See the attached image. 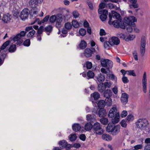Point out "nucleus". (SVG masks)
<instances>
[{
	"mask_svg": "<svg viewBox=\"0 0 150 150\" xmlns=\"http://www.w3.org/2000/svg\"><path fill=\"white\" fill-rule=\"evenodd\" d=\"M68 16L65 15L63 16V19L64 21L66 20V17ZM50 16L47 15L41 21H40L38 18L36 17L34 18V21H33L31 23V24H34L36 22H37L38 24L40 25L42 23H44L47 22L49 19V21L51 23H53L56 22V26L58 28H60L62 26V23L63 20L62 15L60 13H58L55 15H53L51 16L50 18Z\"/></svg>",
	"mask_w": 150,
	"mask_h": 150,
	"instance_id": "1",
	"label": "nucleus"
},
{
	"mask_svg": "<svg viewBox=\"0 0 150 150\" xmlns=\"http://www.w3.org/2000/svg\"><path fill=\"white\" fill-rule=\"evenodd\" d=\"M109 20L108 23L110 25H112L116 28H118L121 23V19L120 15L116 12L112 11L109 14Z\"/></svg>",
	"mask_w": 150,
	"mask_h": 150,
	"instance_id": "2",
	"label": "nucleus"
},
{
	"mask_svg": "<svg viewBox=\"0 0 150 150\" xmlns=\"http://www.w3.org/2000/svg\"><path fill=\"white\" fill-rule=\"evenodd\" d=\"M108 117L112 118V122L113 124L118 123L119 121L120 113L117 112V106L116 105H113L110 110L108 113Z\"/></svg>",
	"mask_w": 150,
	"mask_h": 150,
	"instance_id": "3",
	"label": "nucleus"
},
{
	"mask_svg": "<svg viewBox=\"0 0 150 150\" xmlns=\"http://www.w3.org/2000/svg\"><path fill=\"white\" fill-rule=\"evenodd\" d=\"M136 127L141 130L145 129L149 124V122L147 119H139L136 123Z\"/></svg>",
	"mask_w": 150,
	"mask_h": 150,
	"instance_id": "4",
	"label": "nucleus"
},
{
	"mask_svg": "<svg viewBox=\"0 0 150 150\" xmlns=\"http://www.w3.org/2000/svg\"><path fill=\"white\" fill-rule=\"evenodd\" d=\"M119 39L117 37H112L108 41H105L104 42V47H110L114 45H117L120 43Z\"/></svg>",
	"mask_w": 150,
	"mask_h": 150,
	"instance_id": "5",
	"label": "nucleus"
},
{
	"mask_svg": "<svg viewBox=\"0 0 150 150\" xmlns=\"http://www.w3.org/2000/svg\"><path fill=\"white\" fill-rule=\"evenodd\" d=\"M10 40H13L15 42V44L11 45L10 47H16V46H20L23 45V40L21 39L20 35L18 34L16 36H13L11 37Z\"/></svg>",
	"mask_w": 150,
	"mask_h": 150,
	"instance_id": "6",
	"label": "nucleus"
},
{
	"mask_svg": "<svg viewBox=\"0 0 150 150\" xmlns=\"http://www.w3.org/2000/svg\"><path fill=\"white\" fill-rule=\"evenodd\" d=\"M92 129L94 132L97 134H101L103 133L101 125L98 122H96L94 124Z\"/></svg>",
	"mask_w": 150,
	"mask_h": 150,
	"instance_id": "7",
	"label": "nucleus"
},
{
	"mask_svg": "<svg viewBox=\"0 0 150 150\" xmlns=\"http://www.w3.org/2000/svg\"><path fill=\"white\" fill-rule=\"evenodd\" d=\"M124 20L125 23L129 25H132L134 22L137 21L136 18L133 16L125 17L124 18Z\"/></svg>",
	"mask_w": 150,
	"mask_h": 150,
	"instance_id": "8",
	"label": "nucleus"
},
{
	"mask_svg": "<svg viewBox=\"0 0 150 150\" xmlns=\"http://www.w3.org/2000/svg\"><path fill=\"white\" fill-rule=\"evenodd\" d=\"M101 64L102 66L104 67H107L108 69L112 68V62L108 59H101Z\"/></svg>",
	"mask_w": 150,
	"mask_h": 150,
	"instance_id": "9",
	"label": "nucleus"
},
{
	"mask_svg": "<svg viewBox=\"0 0 150 150\" xmlns=\"http://www.w3.org/2000/svg\"><path fill=\"white\" fill-rule=\"evenodd\" d=\"M95 50L93 47H91V48H87L85 50L83 54L86 57H89L91 56Z\"/></svg>",
	"mask_w": 150,
	"mask_h": 150,
	"instance_id": "10",
	"label": "nucleus"
},
{
	"mask_svg": "<svg viewBox=\"0 0 150 150\" xmlns=\"http://www.w3.org/2000/svg\"><path fill=\"white\" fill-rule=\"evenodd\" d=\"M142 86L143 90L144 93L147 92V79L146 74L145 72L144 73L142 80Z\"/></svg>",
	"mask_w": 150,
	"mask_h": 150,
	"instance_id": "11",
	"label": "nucleus"
},
{
	"mask_svg": "<svg viewBox=\"0 0 150 150\" xmlns=\"http://www.w3.org/2000/svg\"><path fill=\"white\" fill-rule=\"evenodd\" d=\"M59 144L61 147L62 149L65 148L67 150H69L71 148V145L67 144L65 140L60 141L59 142Z\"/></svg>",
	"mask_w": 150,
	"mask_h": 150,
	"instance_id": "12",
	"label": "nucleus"
},
{
	"mask_svg": "<svg viewBox=\"0 0 150 150\" xmlns=\"http://www.w3.org/2000/svg\"><path fill=\"white\" fill-rule=\"evenodd\" d=\"M12 16L9 13H7L3 15L2 21L5 23H8L11 22V20Z\"/></svg>",
	"mask_w": 150,
	"mask_h": 150,
	"instance_id": "13",
	"label": "nucleus"
},
{
	"mask_svg": "<svg viewBox=\"0 0 150 150\" xmlns=\"http://www.w3.org/2000/svg\"><path fill=\"white\" fill-rule=\"evenodd\" d=\"M28 15V9L27 8H24L21 11L20 16L22 20L26 19Z\"/></svg>",
	"mask_w": 150,
	"mask_h": 150,
	"instance_id": "14",
	"label": "nucleus"
},
{
	"mask_svg": "<svg viewBox=\"0 0 150 150\" xmlns=\"http://www.w3.org/2000/svg\"><path fill=\"white\" fill-rule=\"evenodd\" d=\"M120 125H117L113 127L112 129L111 133L113 135H115L118 134L120 131Z\"/></svg>",
	"mask_w": 150,
	"mask_h": 150,
	"instance_id": "15",
	"label": "nucleus"
},
{
	"mask_svg": "<svg viewBox=\"0 0 150 150\" xmlns=\"http://www.w3.org/2000/svg\"><path fill=\"white\" fill-rule=\"evenodd\" d=\"M40 4L36 0H30L29 4L30 6L33 8H36Z\"/></svg>",
	"mask_w": 150,
	"mask_h": 150,
	"instance_id": "16",
	"label": "nucleus"
},
{
	"mask_svg": "<svg viewBox=\"0 0 150 150\" xmlns=\"http://www.w3.org/2000/svg\"><path fill=\"white\" fill-rule=\"evenodd\" d=\"M128 96L127 94L125 93H122L121 98V102L123 104H126L128 100Z\"/></svg>",
	"mask_w": 150,
	"mask_h": 150,
	"instance_id": "17",
	"label": "nucleus"
},
{
	"mask_svg": "<svg viewBox=\"0 0 150 150\" xmlns=\"http://www.w3.org/2000/svg\"><path fill=\"white\" fill-rule=\"evenodd\" d=\"M129 1L130 3L129 7L130 8H135L138 7V4L137 3V0H129Z\"/></svg>",
	"mask_w": 150,
	"mask_h": 150,
	"instance_id": "18",
	"label": "nucleus"
},
{
	"mask_svg": "<svg viewBox=\"0 0 150 150\" xmlns=\"http://www.w3.org/2000/svg\"><path fill=\"white\" fill-rule=\"evenodd\" d=\"M87 120L90 122H93L96 120V117L93 115L88 114L86 116Z\"/></svg>",
	"mask_w": 150,
	"mask_h": 150,
	"instance_id": "19",
	"label": "nucleus"
},
{
	"mask_svg": "<svg viewBox=\"0 0 150 150\" xmlns=\"http://www.w3.org/2000/svg\"><path fill=\"white\" fill-rule=\"evenodd\" d=\"M7 49L6 47H0V53L2 57L4 58L6 56Z\"/></svg>",
	"mask_w": 150,
	"mask_h": 150,
	"instance_id": "20",
	"label": "nucleus"
},
{
	"mask_svg": "<svg viewBox=\"0 0 150 150\" xmlns=\"http://www.w3.org/2000/svg\"><path fill=\"white\" fill-rule=\"evenodd\" d=\"M147 42L145 36H142L141 38L140 45L141 47H145L146 46Z\"/></svg>",
	"mask_w": 150,
	"mask_h": 150,
	"instance_id": "21",
	"label": "nucleus"
},
{
	"mask_svg": "<svg viewBox=\"0 0 150 150\" xmlns=\"http://www.w3.org/2000/svg\"><path fill=\"white\" fill-rule=\"evenodd\" d=\"M73 130L77 132L81 128V126L78 123L74 124L72 126Z\"/></svg>",
	"mask_w": 150,
	"mask_h": 150,
	"instance_id": "22",
	"label": "nucleus"
},
{
	"mask_svg": "<svg viewBox=\"0 0 150 150\" xmlns=\"http://www.w3.org/2000/svg\"><path fill=\"white\" fill-rule=\"evenodd\" d=\"M104 94L105 97L106 98H110L112 96V92L111 90L107 89L104 91Z\"/></svg>",
	"mask_w": 150,
	"mask_h": 150,
	"instance_id": "23",
	"label": "nucleus"
},
{
	"mask_svg": "<svg viewBox=\"0 0 150 150\" xmlns=\"http://www.w3.org/2000/svg\"><path fill=\"white\" fill-rule=\"evenodd\" d=\"M102 138L103 140L108 141H111L112 139L110 135L105 134L102 135Z\"/></svg>",
	"mask_w": 150,
	"mask_h": 150,
	"instance_id": "24",
	"label": "nucleus"
},
{
	"mask_svg": "<svg viewBox=\"0 0 150 150\" xmlns=\"http://www.w3.org/2000/svg\"><path fill=\"white\" fill-rule=\"evenodd\" d=\"M93 126L90 122H88L85 125L84 129L86 131L90 130L93 128Z\"/></svg>",
	"mask_w": 150,
	"mask_h": 150,
	"instance_id": "25",
	"label": "nucleus"
},
{
	"mask_svg": "<svg viewBox=\"0 0 150 150\" xmlns=\"http://www.w3.org/2000/svg\"><path fill=\"white\" fill-rule=\"evenodd\" d=\"M135 38V35H129L126 36L125 40L126 41H132L134 40Z\"/></svg>",
	"mask_w": 150,
	"mask_h": 150,
	"instance_id": "26",
	"label": "nucleus"
},
{
	"mask_svg": "<svg viewBox=\"0 0 150 150\" xmlns=\"http://www.w3.org/2000/svg\"><path fill=\"white\" fill-rule=\"evenodd\" d=\"M98 91L100 92H103L105 89L104 84L103 83L98 84Z\"/></svg>",
	"mask_w": 150,
	"mask_h": 150,
	"instance_id": "27",
	"label": "nucleus"
},
{
	"mask_svg": "<svg viewBox=\"0 0 150 150\" xmlns=\"http://www.w3.org/2000/svg\"><path fill=\"white\" fill-rule=\"evenodd\" d=\"M52 29V27L51 25H49L45 28L44 31L46 32H48L47 33V35H49L50 33L51 32Z\"/></svg>",
	"mask_w": 150,
	"mask_h": 150,
	"instance_id": "28",
	"label": "nucleus"
},
{
	"mask_svg": "<svg viewBox=\"0 0 150 150\" xmlns=\"http://www.w3.org/2000/svg\"><path fill=\"white\" fill-rule=\"evenodd\" d=\"M105 79V77L103 75L100 74L97 77V79L99 82H103Z\"/></svg>",
	"mask_w": 150,
	"mask_h": 150,
	"instance_id": "29",
	"label": "nucleus"
},
{
	"mask_svg": "<svg viewBox=\"0 0 150 150\" xmlns=\"http://www.w3.org/2000/svg\"><path fill=\"white\" fill-rule=\"evenodd\" d=\"M105 6V3H103L101 1V3L99 5V8L98 10V13H101L102 12L101 10H103L102 9L104 8Z\"/></svg>",
	"mask_w": 150,
	"mask_h": 150,
	"instance_id": "30",
	"label": "nucleus"
},
{
	"mask_svg": "<svg viewBox=\"0 0 150 150\" xmlns=\"http://www.w3.org/2000/svg\"><path fill=\"white\" fill-rule=\"evenodd\" d=\"M98 115L100 117H103L105 116L106 113L105 110H100L98 112Z\"/></svg>",
	"mask_w": 150,
	"mask_h": 150,
	"instance_id": "31",
	"label": "nucleus"
},
{
	"mask_svg": "<svg viewBox=\"0 0 150 150\" xmlns=\"http://www.w3.org/2000/svg\"><path fill=\"white\" fill-rule=\"evenodd\" d=\"M105 105V102L103 100L99 101L98 104V107L100 108H103Z\"/></svg>",
	"mask_w": 150,
	"mask_h": 150,
	"instance_id": "32",
	"label": "nucleus"
},
{
	"mask_svg": "<svg viewBox=\"0 0 150 150\" xmlns=\"http://www.w3.org/2000/svg\"><path fill=\"white\" fill-rule=\"evenodd\" d=\"M91 96L93 97L94 100H96L100 97V94L98 92H95L93 94H91Z\"/></svg>",
	"mask_w": 150,
	"mask_h": 150,
	"instance_id": "33",
	"label": "nucleus"
},
{
	"mask_svg": "<svg viewBox=\"0 0 150 150\" xmlns=\"http://www.w3.org/2000/svg\"><path fill=\"white\" fill-rule=\"evenodd\" d=\"M105 103L108 106H111L112 103V101L111 99L110 98H107L105 100Z\"/></svg>",
	"mask_w": 150,
	"mask_h": 150,
	"instance_id": "34",
	"label": "nucleus"
},
{
	"mask_svg": "<svg viewBox=\"0 0 150 150\" xmlns=\"http://www.w3.org/2000/svg\"><path fill=\"white\" fill-rule=\"evenodd\" d=\"M94 73L91 71H89L87 73V76L88 79L93 78L94 77Z\"/></svg>",
	"mask_w": 150,
	"mask_h": 150,
	"instance_id": "35",
	"label": "nucleus"
},
{
	"mask_svg": "<svg viewBox=\"0 0 150 150\" xmlns=\"http://www.w3.org/2000/svg\"><path fill=\"white\" fill-rule=\"evenodd\" d=\"M72 25L75 28H79V23L76 20H73L72 22Z\"/></svg>",
	"mask_w": 150,
	"mask_h": 150,
	"instance_id": "36",
	"label": "nucleus"
},
{
	"mask_svg": "<svg viewBox=\"0 0 150 150\" xmlns=\"http://www.w3.org/2000/svg\"><path fill=\"white\" fill-rule=\"evenodd\" d=\"M79 33L81 36H84L86 34V30L83 28H81L79 31Z\"/></svg>",
	"mask_w": 150,
	"mask_h": 150,
	"instance_id": "37",
	"label": "nucleus"
},
{
	"mask_svg": "<svg viewBox=\"0 0 150 150\" xmlns=\"http://www.w3.org/2000/svg\"><path fill=\"white\" fill-rule=\"evenodd\" d=\"M69 137V138L70 140L72 142L75 141L77 138L76 135L75 134L71 135Z\"/></svg>",
	"mask_w": 150,
	"mask_h": 150,
	"instance_id": "38",
	"label": "nucleus"
},
{
	"mask_svg": "<svg viewBox=\"0 0 150 150\" xmlns=\"http://www.w3.org/2000/svg\"><path fill=\"white\" fill-rule=\"evenodd\" d=\"M100 121L101 123L103 125L107 124L108 122V120L106 118H101L100 120Z\"/></svg>",
	"mask_w": 150,
	"mask_h": 150,
	"instance_id": "39",
	"label": "nucleus"
},
{
	"mask_svg": "<svg viewBox=\"0 0 150 150\" xmlns=\"http://www.w3.org/2000/svg\"><path fill=\"white\" fill-rule=\"evenodd\" d=\"M134 24H133L131 25H128L126 27V29L127 31L129 32H131L133 30V25Z\"/></svg>",
	"mask_w": 150,
	"mask_h": 150,
	"instance_id": "40",
	"label": "nucleus"
},
{
	"mask_svg": "<svg viewBox=\"0 0 150 150\" xmlns=\"http://www.w3.org/2000/svg\"><path fill=\"white\" fill-rule=\"evenodd\" d=\"M35 31L34 30H32L28 33L27 34V36L28 37L32 38L33 36L35 34Z\"/></svg>",
	"mask_w": 150,
	"mask_h": 150,
	"instance_id": "41",
	"label": "nucleus"
},
{
	"mask_svg": "<svg viewBox=\"0 0 150 150\" xmlns=\"http://www.w3.org/2000/svg\"><path fill=\"white\" fill-rule=\"evenodd\" d=\"M73 17L75 18H78L80 15L78 12L76 11H74L72 12V13Z\"/></svg>",
	"mask_w": 150,
	"mask_h": 150,
	"instance_id": "42",
	"label": "nucleus"
},
{
	"mask_svg": "<svg viewBox=\"0 0 150 150\" xmlns=\"http://www.w3.org/2000/svg\"><path fill=\"white\" fill-rule=\"evenodd\" d=\"M30 41L29 39L25 40L23 43V44L24 46L28 47L30 46Z\"/></svg>",
	"mask_w": 150,
	"mask_h": 150,
	"instance_id": "43",
	"label": "nucleus"
},
{
	"mask_svg": "<svg viewBox=\"0 0 150 150\" xmlns=\"http://www.w3.org/2000/svg\"><path fill=\"white\" fill-rule=\"evenodd\" d=\"M85 65L87 69H91L92 67L91 62H86Z\"/></svg>",
	"mask_w": 150,
	"mask_h": 150,
	"instance_id": "44",
	"label": "nucleus"
},
{
	"mask_svg": "<svg viewBox=\"0 0 150 150\" xmlns=\"http://www.w3.org/2000/svg\"><path fill=\"white\" fill-rule=\"evenodd\" d=\"M65 28L67 30H70L72 28V25L70 23L67 22L65 23Z\"/></svg>",
	"mask_w": 150,
	"mask_h": 150,
	"instance_id": "45",
	"label": "nucleus"
},
{
	"mask_svg": "<svg viewBox=\"0 0 150 150\" xmlns=\"http://www.w3.org/2000/svg\"><path fill=\"white\" fill-rule=\"evenodd\" d=\"M134 147L137 150H139L143 149V145L142 144H139L135 145Z\"/></svg>",
	"mask_w": 150,
	"mask_h": 150,
	"instance_id": "46",
	"label": "nucleus"
},
{
	"mask_svg": "<svg viewBox=\"0 0 150 150\" xmlns=\"http://www.w3.org/2000/svg\"><path fill=\"white\" fill-rule=\"evenodd\" d=\"M103 84L105 89L107 88H110L111 86L112 83L111 82H106L104 83Z\"/></svg>",
	"mask_w": 150,
	"mask_h": 150,
	"instance_id": "47",
	"label": "nucleus"
},
{
	"mask_svg": "<svg viewBox=\"0 0 150 150\" xmlns=\"http://www.w3.org/2000/svg\"><path fill=\"white\" fill-rule=\"evenodd\" d=\"M134 119V116L132 115H128L126 118V120L128 122Z\"/></svg>",
	"mask_w": 150,
	"mask_h": 150,
	"instance_id": "48",
	"label": "nucleus"
},
{
	"mask_svg": "<svg viewBox=\"0 0 150 150\" xmlns=\"http://www.w3.org/2000/svg\"><path fill=\"white\" fill-rule=\"evenodd\" d=\"M87 46L86 42L83 40H81L79 45L80 47H86Z\"/></svg>",
	"mask_w": 150,
	"mask_h": 150,
	"instance_id": "49",
	"label": "nucleus"
},
{
	"mask_svg": "<svg viewBox=\"0 0 150 150\" xmlns=\"http://www.w3.org/2000/svg\"><path fill=\"white\" fill-rule=\"evenodd\" d=\"M122 79L123 82L124 83H128L129 81L127 77L125 76H123V77L122 78Z\"/></svg>",
	"mask_w": 150,
	"mask_h": 150,
	"instance_id": "50",
	"label": "nucleus"
},
{
	"mask_svg": "<svg viewBox=\"0 0 150 150\" xmlns=\"http://www.w3.org/2000/svg\"><path fill=\"white\" fill-rule=\"evenodd\" d=\"M127 74L129 75H132L133 76H136V75L134 70H128Z\"/></svg>",
	"mask_w": 150,
	"mask_h": 150,
	"instance_id": "51",
	"label": "nucleus"
},
{
	"mask_svg": "<svg viewBox=\"0 0 150 150\" xmlns=\"http://www.w3.org/2000/svg\"><path fill=\"white\" fill-rule=\"evenodd\" d=\"M145 51V47H140V52L141 54V56L143 57Z\"/></svg>",
	"mask_w": 150,
	"mask_h": 150,
	"instance_id": "52",
	"label": "nucleus"
},
{
	"mask_svg": "<svg viewBox=\"0 0 150 150\" xmlns=\"http://www.w3.org/2000/svg\"><path fill=\"white\" fill-rule=\"evenodd\" d=\"M11 40H9L6 41L4 43L1 47H6L8 46L11 43Z\"/></svg>",
	"mask_w": 150,
	"mask_h": 150,
	"instance_id": "53",
	"label": "nucleus"
},
{
	"mask_svg": "<svg viewBox=\"0 0 150 150\" xmlns=\"http://www.w3.org/2000/svg\"><path fill=\"white\" fill-rule=\"evenodd\" d=\"M127 114V112L126 110H123L120 114V116L122 117H125Z\"/></svg>",
	"mask_w": 150,
	"mask_h": 150,
	"instance_id": "54",
	"label": "nucleus"
},
{
	"mask_svg": "<svg viewBox=\"0 0 150 150\" xmlns=\"http://www.w3.org/2000/svg\"><path fill=\"white\" fill-rule=\"evenodd\" d=\"M8 47H6L7 50H8L9 52L12 53L14 52L16 50V47H9L8 49Z\"/></svg>",
	"mask_w": 150,
	"mask_h": 150,
	"instance_id": "55",
	"label": "nucleus"
},
{
	"mask_svg": "<svg viewBox=\"0 0 150 150\" xmlns=\"http://www.w3.org/2000/svg\"><path fill=\"white\" fill-rule=\"evenodd\" d=\"M44 29H43V26H40L38 30V34H41L42 33L43 31H44Z\"/></svg>",
	"mask_w": 150,
	"mask_h": 150,
	"instance_id": "56",
	"label": "nucleus"
},
{
	"mask_svg": "<svg viewBox=\"0 0 150 150\" xmlns=\"http://www.w3.org/2000/svg\"><path fill=\"white\" fill-rule=\"evenodd\" d=\"M87 4L89 8L91 10H93V7L92 3L91 1H88Z\"/></svg>",
	"mask_w": 150,
	"mask_h": 150,
	"instance_id": "57",
	"label": "nucleus"
},
{
	"mask_svg": "<svg viewBox=\"0 0 150 150\" xmlns=\"http://www.w3.org/2000/svg\"><path fill=\"white\" fill-rule=\"evenodd\" d=\"M101 13H99L101 15H106V16H107L108 15V12L107 10H102L101 12Z\"/></svg>",
	"mask_w": 150,
	"mask_h": 150,
	"instance_id": "58",
	"label": "nucleus"
},
{
	"mask_svg": "<svg viewBox=\"0 0 150 150\" xmlns=\"http://www.w3.org/2000/svg\"><path fill=\"white\" fill-rule=\"evenodd\" d=\"M133 54L134 59L136 61L138 60L137 54L136 51H135L133 52Z\"/></svg>",
	"mask_w": 150,
	"mask_h": 150,
	"instance_id": "59",
	"label": "nucleus"
},
{
	"mask_svg": "<svg viewBox=\"0 0 150 150\" xmlns=\"http://www.w3.org/2000/svg\"><path fill=\"white\" fill-rule=\"evenodd\" d=\"M101 20L102 21H104L106 20L107 18V16L106 15H101L100 17Z\"/></svg>",
	"mask_w": 150,
	"mask_h": 150,
	"instance_id": "60",
	"label": "nucleus"
},
{
	"mask_svg": "<svg viewBox=\"0 0 150 150\" xmlns=\"http://www.w3.org/2000/svg\"><path fill=\"white\" fill-rule=\"evenodd\" d=\"M113 127L112 126H111V125H108L107 127H106V130L107 131L109 132H111L112 129Z\"/></svg>",
	"mask_w": 150,
	"mask_h": 150,
	"instance_id": "61",
	"label": "nucleus"
},
{
	"mask_svg": "<svg viewBox=\"0 0 150 150\" xmlns=\"http://www.w3.org/2000/svg\"><path fill=\"white\" fill-rule=\"evenodd\" d=\"M121 126L124 127H126L127 126V124L124 120H122L120 123Z\"/></svg>",
	"mask_w": 150,
	"mask_h": 150,
	"instance_id": "62",
	"label": "nucleus"
},
{
	"mask_svg": "<svg viewBox=\"0 0 150 150\" xmlns=\"http://www.w3.org/2000/svg\"><path fill=\"white\" fill-rule=\"evenodd\" d=\"M117 36L121 39H125V38H126V37H125V35L121 33L118 34Z\"/></svg>",
	"mask_w": 150,
	"mask_h": 150,
	"instance_id": "63",
	"label": "nucleus"
},
{
	"mask_svg": "<svg viewBox=\"0 0 150 150\" xmlns=\"http://www.w3.org/2000/svg\"><path fill=\"white\" fill-rule=\"evenodd\" d=\"M133 30L136 33H139L140 31V30L137 27H136L135 24L133 25Z\"/></svg>",
	"mask_w": 150,
	"mask_h": 150,
	"instance_id": "64",
	"label": "nucleus"
}]
</instances>
